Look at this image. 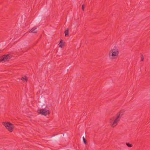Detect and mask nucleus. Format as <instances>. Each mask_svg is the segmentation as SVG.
Returning a JSON list of instances; mask_svg holds the SVG:
<instances>
[{
  "label": "nucleus",
  "instance_id": "f257e3e1",
  "mask_svg": "<svg viewBox=\"0 0 150 150\" xmlns=\"http://www.w3.org/2000/svg\"><path fill=\"white\" fill-rule=\"evenodd\" d=\"M124 114V112L120 111L117 113L115 116L111 117L110 120V125L112 128H114L118 124L121 118Z\"/></svg>",
  "mask_w": 150,
  "mask_h": 150
},
{
  "label": "nucleus",
  "instance_id": "f03ea898",
  "mask_svg": "<svg viewBox=\"0 0 150 150\" xmlns=\"http://www.w3.org/2000/svg\"><path fill=\"white\" fill-rule=\"evenodd\" d=\"M119 51L118 49H112L109 52V57L110 59H116L118 55Z\"/></svg>",
  "mask_w": 150,
  "mask_h": 150
},
{
  "label": "nucleus",
  "instance_id": "7ed1b4c3",
  "mask_svg": "<svg viewBox=\"0 0 150 150\" xmlns=\"http://www.w3.org/2000/svg\"><path fill=\"white\" fill-rule=\"evenodd\" d=\"M2 124L10 132H12L14 128L13 125L8 122H3Z\"/></svg>",
  "mask_w": 150,
  "mask_h": 150
},
{
  "label": "nucleus",
  "instance_id": "20e7f679",
  "mask_svg": "<svg viewBox=\"0 0 150 150\" xmlns=\"http://www.w3.org/2000/svg\"><path fill=\"white\" fill-rule=\"evenodd\" d=\"M11 58V56L10 54L4 55L0 58V62H4L8 61Z\"/></svg>",
  "mask_w": 150,
  "mask_h": 150
},
{
  "label": "nucleus",
  "instance_id": "39448f33",
  "mask_svg": "<svg viewBox=\"0 0 150 150\" xmlns=\"http://www.w3.org/2000/svg\"><path fill=\"white\" fill-rule=\"evenodd\" d=\"M37 112L42 115L46 116L50 113V111L45 109H40L38 110Z\"/></svg>",
  "mask_w": 150,
  "mask_h": 150
},
{
  "label": "nucleus",
  "instance_id": "423d86ee",
  "mask_svg": "<svg viewBox=\"0 0 150 150\" xmlns=\"http://www.w3.org/2000/svg\"><path fill=\"white\" fill-rule=\"evenodd\" d=\"M65 43V42L63 40H61L58 45H59V47L61 48H63L64 46Z\"/></svg>",
  "mask_w": 150,
  "mask_h": 150
},
{
  "label": "nucleus",
  "instance_id": "0eeeda50",
  "mask_svg": "<svg viewBox=\"0 0 150 150\" xmlns=\"http://www.w3.org/2000/svg\"><path fill=\"white\" fill-rule=\"evenodd\" d=\"M36 29V28L34 27L31 29L29 31V32L33 33H36L37 32V30Z\"/></svg>",
  "mask_w": 150,
  "mask_h": 150
},
{
  "label": "nucleus",
  "instance_id": "6e6552de",
  "mask_svg": "<svg viewBox=\"0 0 150 150\" xmlns=\"http://www.w3.org/2000/svg\"><path fill=\"white\" fill-rule=\"evenodd\" d=\"M64 33L65 36H68L69 35V29L68 28L67 30H65Z\"/></svg>",
  "mask_w": 150,
  "mask_h": 150
},
{
  "label": "nucleus",
  "instance_id": "1a4fd4ad",
  "mask_svg": "<svg viewBox=\"0 0 150 150\" xmlns=\"http://www.w3.org/2000/svg\"><path fill=\"white\" fill-rule=\"evenodd\" d=\"M21 79L24 82L27 81H28L27 77L26 76L21 78Z\"/></svg>",
  "mask_w": 150,
  "mask_h": 150
},
{
  "label": "nucleus",
  "instance_id": "9d476101",
  "mask_svg": "<svg viewBox=\"0 0 150 150\" xmlns=\"http://www.w3.org/2000/svg\"><path fill=\"white\" fill-rule=\"evenodd\" d=\"M126 145L127 146L129 147H132V144H130L129 143H126Z\"/></svg>",
  "mask_w": 150,
  "mask_h": 150
},
{
  "label": "nucleus",
  "instance_id": "9b49d317",
  "mask_svg": "<svg viewBox=\"0 0 150 150\" xmlns=\"http://www.w3.org/2000/svg\"><path fill=\"white\" fill-rule=\"evenodd\" d=\"M83 140L84 143L85 144H86L87 143V142H86V140L85 139L84 137H83Z\"/></svg>",
  "mask_w": 150,
  "mask_h": 150
},
{
  "label": "nucleus",
  "instance_id": "f8f14e48",
  "mask_svg": "<svg viewBox=\"0 0 150 150\" xmlns=\"http://www.w3.org/2000/svg\"><path fill=\"white\" fill-rule=\"evenodd\" d=\"M141 60L142 61H143L144 60V57L142 54L141 56Z\"/></svg>",
  "mask_w": 150,
  "mask_h": 150
},
{
  "label": "nucleus",
  "instance_id": "ddd939ff",
  "mask_svg": "<svg viewBox=\"0 0 150 150\" xmlns=\"http://www.w3.org/2000/svg\"><path fill=\"white\" fill-rule=\"evenodd\" d=\"M84 4H83L82 5V10L83 11H84Z\"/></svg>",
  "mask_w": 150,
  "mask_h": 150
}]
</instances>
